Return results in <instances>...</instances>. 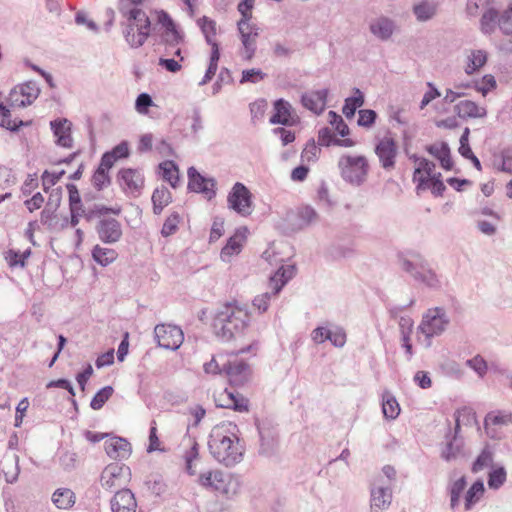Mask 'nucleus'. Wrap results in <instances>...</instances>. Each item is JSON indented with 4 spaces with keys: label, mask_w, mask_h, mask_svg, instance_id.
Returning <instances> with one entry per match:
<instances>
[{
    "label": "nucleus",
    "mask_w": 512,
    "mask_h": 512,
    "mask_svg": "<svg viewBox=\"0 0 512 512\" xmlns=\"http://www.w3.org/2000/svg\"><path fill=\"white\" fill-rule=\"evenodd\" d=\"M257 427L260 436L259 453L267 457L272 456L277 449L276 431L265 423L259 424Z\"/></svg>",
    "instance_id": "obj_22"
},
{
    "label": "nucleus",
    "mask_w": 512,
    "mask_h": 512,
    "mask_svg": "<svg viewBox=\"0 0 512 512\" xmlns=\"http://www.w3.org/2000/svg\"><path fill=\"white\" fill-rule=\"evenodd\" d=\"M153 105L152 97L148 93H141L135 101V109L139 114L146 115L149 107Z\"/></svg>",
    "instance_id": "obj_63"
},
{
    "label": "nucleus",
    "mask_w": 512,
    "mask_h": 512,
    "mask_svg": "<svg viewBox=\"0 0 512 512\" xmlns=\"http://www.w3.org/2000/svg\"><path fill=\"white\" fill-rule=\"evenodd\" d=\"M509 423H512L511 413L491 412L485 417L484 427L489 437L499 439L502 437V432H500L499 429Z\"/></svg>",
    "instance_id": "obj_17"
},
{
    "label": "nucleus",
    "mask_w": 512,
    "mask_h": 512,
    "mask_svg": "<svg viewBox=\"0 0 512 512\" xmlns=\"http://www.w3.org/2000/svg\"><path fill=\"white\" fill-rule=\"evenodd\" d=\"M96 232L103 243L114 244L122 237V226L115 218H102L96 225Z\"/></svg>",
    "instance_id": "obj_14"
},
{
    "label": "nucleus",
    "mask_w": 512,
    "mask_h": 512,
    "mask_svg": "<svg viewBox=\"0 0 512 512\" xmlns=\"http://www.w3.org/2000/svg\"><path fill=\"white\" fill-rule=\"evenodd\" d=\"M427 152L439 160L441 167L444 170H451L453 168V161L448 143L441 142L440 144H432L426 148Z\"/></svg>",
    "instance_id": "obj_30"
},
{
    "label": "nucleus",
    "mask_w": 512,
    "mask_h": 512,
    "mask_svg": "<svg viewBox=\"0 0 512 512\" xmlns=\"http://www.w3.org/2000/svg\"><path fill=\"white\" fill-rule=\"evenodd\" d=\"M155 338L160 347L175 351L184 341V333L179 326L158 324L154 328Z\"/></svg>",
    "instance_id": "obj_7"
},
{
    "label": "nucleus",
    "mask_w": 512,
    "mask_h": 512,
    "mask_svg": "<svg viewBox=\"0 0 512 512\" xmlns=\"http://www.w3.org/2000/svg\"><path fill=\"white\" fill-rule=\"evenodd\" d=\"M392 503V489L385 485L382 480L375 481L370 487V509L371 512H383Z\"/></svg>",
    "instance_id": "obj_12"
},
{
    "label": "nucleus",
    "mask_w": 512,
    "mask_h": 512,
    "mask_svg": "<svg viewBox=\"0 0 512 512\" xmlns=\"http://www.w3.org/2000/svg\"><path fill=\"white\" fill-rule=\"evenodd\" d=\"M467 482L465 476H461L453 481L449 486L450 493V507L455 510L460 504L461 495L466 488Z\"/></svg>",
    "instance_id": "obj_43"
},
{
    "label": "nucleus",
    "mask_w": 512,
    "mask_h": 512,
    "mask_svg": "<svg viewBox=\"0 0 512 512\" xmlns=\"http://www.w3.org/2000/svg\"><path fill=\"white\" fill-rule=\"evenodd\" d=\"M114 390L112 386H105L100 389L92 398L90 402V407L93 410H100L104 404L109 400L112 396Z\"/></svg>",
    "instance_id": "obj_50"
},
{
    "label": "nucleus",
    "mask_w": 512,
    "mask_h": 512,
    "mask_svg": "<svg viewBox=\"0 0 512 512\" xmlns=\"http://www.w3.org/2000/svg\"><path fill=\"white\" fill-rule=\"evenodd\" d=\"M449 323L450 318L446 310L443 307H433L423 314L417 333L424 336L426 347H430L432 339L442 335Z\"/></svg>",
    "instance_id": "obj_4"
},
{
    "label": "nucleus",
    "mask_w": 512,
    "mask_h": 512,
    "mask_svg": "<svg viewBox=\"0 0 512 512\" xmlns=\"http://www.w3.org/2000/svg\"><path fill=\"white\" fill-rule=\"evenodd\" d=\"M274 114L270 117V124H281L284 126H292L297 123L298 118L292 114L291 104L284 100L278 99L274 102Z\"/></svg>",
    "instance_id": "obj_18"
},
{
    "label": "nucleus",
    "mask_w": 512,
    "mask_h": 512,
    "mask_svg": "<svg viewBox=\"0 0 512 512\" xmlns=\"http://www.w3.org/2000/svg\"><path fill=\"white\" fill-rule=\"evenodd\" d=\"M487 61V54L483 50H473L468 56V62L465 67V72L472 75L485 65Z\"/></svg>",
    "instance_id": "obj_41"
},
{
    "label": "nucleus",
    "mask_w": 512,
    "mask_h": 512,
    "mask_svg": "<svg viewBox=\"0 0 512 512\" xmlns=\"http://www.w3.org/2000/svg\"><path fill=\"white\" fill-rule=\"evenodd\" d=\"M245 232L246 228L238 229L236 233L228 239L220 254L223 261H229L231 256L237 255L241 252L243 242L246 238Z\"/></svg>",
    "instance_id": "obj_27"
},
{
    "label": "nucleus",
    "mask_w": 512,
    "mask_h": 512,
    "mask_svg": "<svg viewBox=\"0 0 512 512\" xmlns=\"http://www.w3.org/2000/svg\"><path fill=\"white\" fill-rule=\"evenodd\" d=\"M337 166L342 179L352 186L359 187L367 179L369 164L363 155L343 154Z\"/></svg>",
    "instance_id": "obj_5"
},
{
    "label": "nucleus",
    "mask_w": 512,
    "mask_h": 512,
    "mask_svg": "<svg viewBox=\"0 0 512 512\" xmlns=\"http://www.w3.org/2000/svg\"><path fill=\"white\" fill-rule=\"evenodd\" d=\"M446 440V445L441 452L442 459L450 462L464 456V441L462 437L459 436V434L454 432L452 435L449 432L446 435Z\"/></svg>",
    "instance_id": "obj_25"
},
{
    "label": "nucleus",
    "mask_w": 512,
    "mask_h": 512,
    "mask_svg": "<svg viewBox=\"0 0 512 512\" xmlns=\"http://www.w3.org/2000/svg\"><path fill=\"white\" fill-rule=\"evenodd\" d=\"M417 282L424 284L431 289H437L441 286V281L436 272L430 268L429 264L425 260H421L419 263V271L415 274Z\"/></svg>",
    "instance_id": "obj_29"
},
{
    "label": "nucleus",
    "mask_w": 512,
    "mask_h": 512,
    "mask_svg": "<svg viewBox=\"0 0 512 512\" xmlns=\"http://www.w3.org/2000/svg\"><path fill=\"white\" fill-rule=\"evenodd\" d=\"M119 12L123 20L120 25L126 43L133 49L143 46L150 36L151 21L144 10L139 7L121 5Z\"/></svg>",
    "instance_id": "obj_3"
},
{
    "label": "nucleus",
    "mask_w": 512,
    "mask_h": 512,
    "mask_svg": "<svg viewBox=\"0 0 512 512\" xmlns=\"http://www.w3.org/2000/svg\"><path fill=\"white\" fill-rule=\"evenodd\" d=\"M123 192L130 197H138L144 187V175L138 169L123 168L117 174Z\"/></svg>",
    "instance_id": "obj_9"
},
{
    "label": "nucleus",
    "mask_w": 512,
    "mask_h": 512,
    "mask_svg": "<svg viewBox=\"0 0 512 512\" xmlns=\"http://www.w3.org/2000/svg\"><path fill=\"white\" fill-rule=\"evenodd\" d=\"M104 446L107 455L114 460L127 459L131 454V444L124 438L112 437Z\"/></svg>",
    "instance_id": "obj_26"
},
{
    "label": "nucleus",
    "mask_w": 512,
    "mask_h": 512,
    "mask_svg": "<svg viewBox=\"0 0 512 512\" xmlns=\"http://www.w3.org/2000/svg\"><path fill=\"white\" fill-rule=\"evenodd\" d=\"M159 174L162 179L170 184L172 188H177L180 182L179 168L172 160H165L158 165Z\"/></svg>",
    "instance_id": "obj_33"
},
{
    "label": "nucleus",
    "mask_w": 512,
    "mask_h": 512,
    "mask_svg": "<svg viewBox=\"0 0 512 512\" xmlns=\"http://www.w3.org/2000/svg\"><path fill=\"white\" fill-rule=\"evenodd\" d=\"M398 148L396 141L391 137H384L375 146V154L383 169L391 170L395 166Z\"/></svg>",
    "instance_id": "obj_13"
},
{
    "label": "nucleus",
    "mask_w": 512,
    "mask_h": 512,
    "mask_svg": "<svg viewBox=\"0 0 512 512\" xmlns=\"http://www.w3.org/2000/svg\"><path fill=\"white\" fill-rule=\"evenodd\" d=\"M179 223H180V215L177 212H174L171 215H169L162 226V229H161L162 236L168 237V236L174 234L178 229Z\"/></svg>",
    "instance_id": "obj_55"
},
{
    "label": "nucleus",
    "mask_w": 512,
    "mask_h": 512,
    "mask_svg": "<svg viewBox=\"0 0 512 512\" xmlns=\"http://www.w3.org/2000/svg\"><path fill=\"white\" fill-rule=\"evenodd\" d=\"M498 26L504 34L512 35V4L500 15Z\"/></svg>",
    "instance_id": "obj_59"
},
{
    "label": "nucleus",
    "mask_w": 512,
    "mask_h": 512,
    "mask_svg": "<svg viewBox=\"0 0 512 512\" xmlns=\"http://www.w3.org/2000/svg\"><path fill=\"white\" fill-rule=\"evenodd\" d=\"M250 322L247 306L238 303H226L216 312L213 330L217 338L228 342L244 335Z\"/></svg>",
    "instance_id": "obj_2"
},
{
    "label": "nucleus",
    "mask_w": 512,
    "mask_h": 512,
    "mask_svg": "<svg viewBox=\"0 0 512 512\" xmlns=\"http://www.w3.org/2000/svg\"><path fill=\"white\" fill-rule=\"evenodd\" d=\"M506 480V471L503 467L492 470L488 475V486L490 489L500 488Z\"/></svg>",
    "instance_id": "obj_54"
},
{
    "label": "nucleus",
    "mask_w": 512,
    "mask_h": 512,
    "mask_svg": "<svg viewBox=\"0 0 512 512\" xmlns=\"http://www.w3.org/2000/svg\"><path fill=\"white\" fill-rule=\"evenodd\" d=\"M497 169L501 172L512 174V148H504L500 153V163Z\"/></svg>",
    "instance_id": "obj_58"
},
{
    "label": "nucleus",
    "mask_w": 512,
    "mask_h": 512,
    "mask_svg": "<svg viewBox=\"0 0 512 512\" xmlns=\"http://www.w3.org/2000/svg\"><path fill=\"white\" fill-rule=\"evenodd\" d=\"M197 24L203 33L206 42H215L216 22L207 16H203L197 20Z\"/></svg>",
    "instance_id": "obj_48"
},
{
    "label": "nucleus",
    "mask_w": 512,
    "mask_h": 512,
    "mask_svg": "<svg viewBox=\"0 0 512 512\" xmlns=\"http://www.w3.org/2000/svg\"><path fill=\"white\" fill-rule=\"evenodd\" d=\"M215 491L220 492L228 498L235 496L239 490V482L230 475L223 474L222 482L216 484Z\"/></svg>",
    "instance_id": "obj_42"
},
{
    "label": "nucleus",
    "mask_w": 512,
    "mask_h": 512,
    "mask_svg": "<svg viewBox=\"0 0 512 512\" xmlns=\"http://www.w3.org/2000/svg\"><path fill=\"white\" fill-rule=\"evenodd\" d=\"M151 200L154 214L159 215L164 207L171 203L172 195L167 187L161 186L154 190Z\"/></svg>",
    "instance_id": "obj_35"
},
{
    "label": "nucleus",
    "mask_w": 512,
    "mask_h": 512,
    "mask_svg": "<svg viewBox=\"0 0 512 512\" xmlns=\"http://www.w3.org/2000/svg\"><path fill=\"white\" fill-rule=\"evenodd\" d=\"M223 371L226 373L230 384L234 386H242L248 381L250 376L248 364L239 359H234L223 364Z\"/></svg>",
    "instance_id": "obj_15"
},
{
    "label": "nucleus",
    "mask_w": 512,
    "mask_h": 512,
    "mask_svg": "<svg viewBox=\"0 0 512 512\" xmlns=\"http://www.w3.org/2000/svg\"><path fill=\"white\" fill-rule=\"evenodd\" d=\"M298 217L302 222L300 227H307L317 220L318 214L311 206H303L298 209Z\"/></svg>",
    "instance_id": "obj_57"
},
{
    "label": "nucleus",
    "mask_w": 512,
    "mask_h": 512,
    "mask_svg": "<svg viewBox=\"0 0 512 512\" xmlns=\"http://www.w3.org/2000/svg\"><path fill=\"white\" fill-rule=\"evenodd\" d=\"M266 77V74L261 69H247L242 71V77L240 79V83H253L256 84L263 80Z\"/></svg>",
    "instance_id": "obj_60"
},
{
    "label": "nucleus",
    "mask_w": 512,
    "mask_h": 512,
    "mask_svg": "<svg viewBox=\"0 0 512 512\" xmlns=\"http://www.w3.org/2000/svg\"><path fill=\"white\" fill-rule=\"evenodd\" d=\"M354 95L346 98L342 112L346 118L354 117L356 110L364 104V95L358 88L353 89Z\"/></svg>",
    "instance_id": "obj_38"
},
{
    "label": "nucleus",
    "mask_w": 512,
    "mask_h": 512,
    "mask_svg": "<svg viewBox=\"0 0 512 512\" xmlns=\"http://www.w3.org/2000/svg\"><path fill=\"white\" fill-rule=\"evenodd\" d=\"M327 97L328 89L310 91L302 94L301 103L306 109L320 114L326 107Z\"/></svg>",
    "instance_id": "obj_24"
},
{
    "label": "nucleus",
    "mask_w": 512,
    "mask_h": 512,
    "mask_svg": "<svg viewBox=\"0 0 512 512\" xmlns=\"http://www.w3.org/2000/svg\"><path fill=\"white\" fill-rule=\"evenodd\" d=\"M117 252L111 248H104L100 245H95L92 249V258L99 265L105 267L117 259Z\"/></svg>",
    "instance_id": "obj_37"
},
{
    "label": "nucleus",
    "mask_w": 512,
    "mask_h": 512,
    "mask_svg": "<svg viewBox=\"0 0 512 512\" xmlns=\"http://www.w3.org/2000/svg\"><path fill=\"white\" fill-rule=\"evenodd\" d=\"M228 207L241 216H249L252 213L251 193L248 188L236 182L227 197Z\"/></svg>",
    "instance_id": "obj_8"
},
{
    "label": "nucleus",
    "mask_w": 512,
    "mask_h": 512,
    "mask_svg": "<svg viewBox=\"0 0 512 512\" xmlns=\"http://www.w3.org/2000/svg\"><path fill=\"white\" fill-rule=\"evenodd\" d=\"M111 180L108 174V171L103 170V168H97L92 176V183L94 187L100 191L104 187H107L110 184Z\"/></svg>",
    "instance_id": "obj_62"
},
{
    "label": "nucleus",
    "mask_w": 512,
    "mask_h": 512,
    "mask_svg": "<svg viewBox=\"0 0 512 512\" xmlns=\"http://www.w3.org/2000/svg\"><path fill=\"white\" fill-rule=\"evenodd\" d=\"M485 492L484 483L481 480L475 481L465 495V510L469 511L482 498Z\"/></svg>",
    "instance_id": "obj_39"
},
{
    "label": "nucleus",
    "mask_w": 512,
    "mask_h": 512,
    "mask_svg": "<svg viewBox=\"0 0 512 512\" xmlns=\"http://www.w3.org/2000/svg\"><path fill=\"white\" fill-rule=\"evenodd\" d=\"M466 365L474 370L479 377H483L487 372V363L480 355L468 359Z\"/></svg>",
    "instance_id": "obj_64"
},
{
    "label": "nucleus",
    "mask_w": 512,
    "mask_h": 512,
    "mask_svg": "<svg viewBox=\"0 0 512 512\" xmlns=\"http://www.w3.org/2000/svg\"><path fill=\"white\" fill-rule=\"evenodd\" d=\"M40 93L36 82L28 81L14 87L9 93L8 101L11 107H25L35 101Z\"/></svg>",
    "instance_id": "obj_11"
},
{
    "label": "nucleus",
    "mask_w": 512,
    "mask_h": 512,
    "mask_svg": "<svg viewBox=\"0 0 512 512\" xmlns=\"http://www.w3.org/2000/svg\"><path fill=\"white\" fill-rule=\"evenodd\" d=\"M223 474L221 471L203 473L199 477V482L202 486L215 490L216 484L222 482Z\"/></svg>",
    "instance_id": "obj_53"
},
{
    "label": "nucleus",
    "mask_w": 512,
    "mask_h": 512,
    "mask_svg": "<svg viewBox=\"0 0 512 512\" xmlns=\"http://www.w3.org/2000/svg\"><path fill=\"white\" fill-rule=\"evenodd\" d=\"M455 427L454 432L456 434L460 433L461 426H471L476 423V414L470 407H462L455 411Z\"/></svg>",
    "instance_id": "obj_36"
},
{
    "label": "nucleus",
    "mask_w": 512,
    "mask_h": 512,
    "mask_svg": "<svg viewBox=\"0 0 512 512\" xmlns=\"http://www.w3.org/2000/svg\"><path fill=\"white\" fill-rule=\"evenodd\" d=\"M76 501L75 493L68 488H58L52 495V502L59 509H69Z\"/></svg>",
    "instance_id": "obj_34"
},
{
    "label": "nucleus",
    "mask_w": 512,
    "mask_h": 512,
    "mask_svg": "<svg viewBox=\"0 0 512 512\" xmlns=\"http://www.w3.org/2000/svg\"><path fill=\"white\" fill-rule=\"evenodd\" d=\"M157 21L164 29L161 34V40L165 44L166 53L183 60L179 45L184 42V33L178 29L173 19L164 10L157 12Z\"/></svg>",
    "instance_id": "obj_6"
},
{
    "label": "nucleus",
    "mask_w": 512,
    "mask_h": 512,
    "mask_svg": "<svg viewBox=\"0 0 512 512\" xmlns=\"http://www.w3.org/2000/svg\"><path fill=\"white\" fill-rule=\"evenodd\" d=\"M455 111L460 118H482L486 116V109L479 107L471 100H463L457 103Z\"/></svg>",
    "instance_id": "obj_32"
},
{
    "label": "nucleus",
    "mask_w": 512,
    "mask_h": 512,
    "mask_svg": "<svg viewBox=\"0 0 512 512\" xmlns=\"http://www.w3.org/2000/svg\"><path fill=\"white\" fill-rule=\"evenodd\" d=\"M396 29L394 20L386 16L373 19L369 24V30L373 36L381 41L389 40Z\"/></svg>",
    "instance_id": "obj_23"
},
{
    "label": "nucleus",
    "mask_w": 512,
    "mask_h": 512,
    "mask_svg": "<svg viewBox=\"0 0 512 512\" xmlns=\"http://www.w3.org/2000/svg\"><path fill=\"white\" fill-rule=\"evenodd\" d=\"M416 260L412 261L406 257H400L399 258V265L400 268L409 273L413 278H415V274L419 271V263L421 260H424L420 255H415Z\"/></svg>",
    "instance_id": "obj_56"
},
{
    "label": "nucleus",
    "mask_w": 512,
    "mask_h": 512,
    "mask_svg": "<svg viewBox=\"0 0 512 512\" xmlns=\"http://www.w3.org/2000/svg\"><path fill=\"white\" fill-rule=\"evenodd\" d=\"M217 406L237 412H246L248 411V400L237 391L225 389L217 399Z\"/></svg>",
    "instance_id": "obj_19"
},
{
    "label": "nucleus",
    "mask_w": 512,
    "mask_h": 512,
    "mask_svg": "<svg viewBox=\"0 0 512 512\" xmlns=\"http://www.w3.org/2000/svg\"><path fill=\"white\" fill-rule=\"evenodd\" d=\"M496 87V80L493 75L487 74L480 81L473 82V88L483 96Z\"/></svg>",
    "instance_id": "obj_52"
},
{
    "label": "nucleus",
    "mask_w": 512,
    "mask_h": 512,
    "mask_svg": "<svg viewBox=\"0 0 512 512\" xmlns=\"http://www.w3.org/2000/svg\"><path fill=\"white\" fill-rule=\"evenodd\" d=\"M382 412L387 419H396L400 413V406L394 396L389 393L384 394L382 403Z\"/></svg>",
    "instance_id": "obj_47"
},
{
    "label": "nucleus",
    "mask_w": 512,
    "mask_h": 512,
    "mask_svg": "<svg viewBox=\"0 0 512 512\" xmlns=\"http://www.w3.org/2000/svg\"><path fill=\"white\" fill-rule=\"evenodd\" d=\"M129 468L119 464H109L101 473L100 482L104 489L113 490L123 485V475Z\"/></svg>",
    "instance_id": "obj_16"
},
{
    "label": "nucleus",
    "mask_w": 512,
    "mask_h": 512,
    "mask_svg": "<svg viewBox=\"0 0 512 512\" xmlns=\"http://www.w3.org/2000/svg\"><path fill=\"white\" fill-rule=\"evenodd\" d=\"M295 272L294 265L281 266L270 278V284L273 285V294H279L285 284L293 278Z\"/></svg>",
    "instance_id": "obj_31"
},
{
    "label": "nucleus",
    "mask_w": 512,
    "mask_h": 512,
    "mask_svg": "<svg viewBox=\"0 0 512 512\" xmlns=\"http://www.w3.org/2000/svg\"><path fill=\"white\" fill-rule=\"evenodd\" d=\"M28 122L12 119L10 109L6 106L0 107V126L10 131H18L20 127L28 125Z\"/></svg>",
    "instance_id": "obj_46"
},
{
    "label": "nucleus",
    "mask_w": 512,
    "mask_h": 512,
    "mask_svg": "<svg viewBox=\"0 0 512 512\" xmlns=\"http://www.w3.org/2000/svg\"><path fill=\"white\" fill-rule=\"evenodd\" d=\"M110 504L112 512H136L137 502L129 489L118 490Z\"/></svg>",
    "instance_id": "obj_21"
},
{
    "label": "nucleus",
    "mask_w": 512,
    "mask_h": 512,
    "mask_svg": "<svg viewBox=\"0 0 512 512\" xmlns=\"http://www.w3.org/2000/svg\"><path fill=\"white\" fill-rule=\"evenodd\" d=\"M51 130L56 138V145L63 148L73 147L71 136V122L66 118H58L50 122Z\"/></svg>",
    "instance_id": "obj_20"
},
{
    "label": "nucleus",
    "mask_w": 512,
    "mask_h": 512,
    "mask_svg": "<svg viewBox=\"0 0 512 512\" xmlns=\"http://www.w3.org/2000/svg\"><path fill=\"white\" fill-rule=\"evenodd\" d=\"M415 160L419 161V166L415 169L413 174V181L417 182V190H425L427 185V177L431 176V174L435 170V163L425 159V158H416Z\"/></svg>",
    "instance_id": "obj_28"
},
{
    "label": "nucleus",
    "mask_w": 512,
    "mask_h": 512,
    "mask_svg": "<svg viewBox=\"0 0 512 512\" xmlns=\"http://www.w3.org/2000/svg\"><path fill=\"white\" fill-rule=\"evenodd\" d=\"M328 121L341 137H345L349 134L350 130L348 125L344 122L343 118L335 111H329Z\"/></svg>",
    "instance_id": "obj_51"
},
{
    "label": "nucleus",
    "mask_w": 512,
    "mask_h": 512,
    "mask_svg": "<svg viewBox=\"0 0 512 512\" xmlns=\"http://www.w3.org/2000/svg\"><path fill=\"white\" fill-rule=\"evenodd\" d=\"M436 3L424 0L413 6V13L419 21H427L436 13Z\"/></svg>",
    "instance_id": "obj_40"
},
{
    "label": "nucleus",
    "mask_w": 512,
    "mask_h": 512,
    "mask_svg": "<svg viewBox=\"0 0 512 512\" xmlns=\"http://www.w3.org/2000/svg\"><path fill=\"white\" fill-rule=\"evenodd\" d=\"M187 175L189 191L201 193L208 200L216 196L217 182L214 178L201 175L194 167L188 168Z\"/></svg>",
    "instance_id": "obj_10"
},
{
    "label": "nucleus",
    "mask_w": 512,
    "mask_h": 512,
    "mask_svg": "<svg viewBox=\"0 0 512 512\" xmlns=\"http://www.w3.org/2000/svg\"><path fill=\"white\" fill-rule=\"evenodd\" d=\"M237 432L236 425L222 423L215 426L209 435L208 448L210 454L226 467H232L243 459L244 447L240 443Z\"/></svg>",
    "instance_id": "obj_1"
},
{
    "label": "nucleus",
    "mask_w": 512,
    "mask_h": 512,
    "mask_svg": "<svg viewBox=\"0 0 512 512\" xmlns=\"http://www.w3.org/2000/svg\"><path fill=\"white\" fill-rule=\"evenodd\" d=\"M499 18V13L495 8L486 9L480 19L482 32L485 34L492 33L495 30Z\"/></svg>",
    "instance_id": "obj_44"
},
{
    "label": "nucleus",
    "mask_w": 512,
    "mask_h": 512,
    "mask_svg": "<svg viewBox=\"0 0 512 512\" xmlns=\"http://www.w3.org/2000/svg\"><path fill=\"white\" fill-rule=\"evenodd\" d=\"M494 460L493 450L489 446H485L476 460L473 462L472 471L478 473L485 468L492 466Z\"/></svg>",
    "instance_id": "obj_45"
},
{
    "label": "nucleus",
    "mask_w": 512,
    "mask_h": 512,
    "mask_svg": "<svg viewBox=\"0 0 512 512\" xmlns=\"http://www.w3.org/2000/svg\"><path fill=\"white\" fill-rule=\"evenodd\" d=\"M258 36L250 35V34H243L240 35L241 43L243 46V52L242 57L243 59L250 61L256 52L257 45H256V39Z\"/></svg>",
    "instance_id": "obj_49"
},
{
    "label": "nucleus",
    "mask_w": 512,
    "mask_h": 512,
    "mask_svg": "<svg viewBox=\"0 0 512 512\" xmlns=\"http://www.w3.org/2000/svg\"><path fill=\"white\" fill-rule=\"evenodd\" d=\"M271 289H273V285H271ZM277 295L278 294H273V290H271V292H265L257 295L252 302L254 308L261 313L267 311L271 298L276 297Z\"/></svg>",
    "instance_id": "obj_61"
}]
</instances>
